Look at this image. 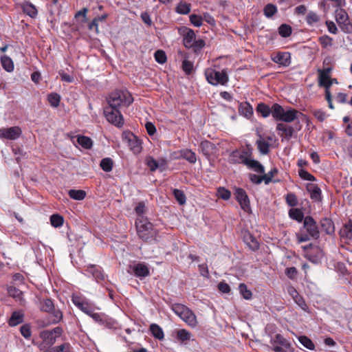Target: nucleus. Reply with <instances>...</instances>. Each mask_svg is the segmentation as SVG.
I'll list each match as a JSON object with an SVG mask.
<instances>
[{
	"instance_id": "nucleus-1",
	"label": "nucleus",
	"mask_w": 352,
	"mask_h": 352,
	"mask_svg": "<svg viewBox=\"0 0 352 352\" xmlns=\"http://www.w3.org/2000/svg\"><path fill=\"white\" fill-rule=\"evenodd\" d=\"M256 111L261 113L263 118L268 117L272 114L274 119L276 121L290 123L298 118L299 116H303L300 111L289 107L285 110L284 108L278 103H274L271 107L269 105L261 102L258 104Z\"/></svg>"
},
{
	"instance_id": "nucleus-2",
	"label": "nucleus",
	"mask_w": 352,
	"mask_h": 352,
	"mask_svg": "<svg viewBox=\"0 0 352 352\" xmlns=\"http://www.w3.org/2000/svg\"><path fill=\"white\" fill-rule=\"evenodd\" d=\"M298 242H306L311 238L317 239L320 236L318 226L314 218L311 216L305 217L303 228L296 234Z\"/></svg>"
},
{
	"instance_id": "nucleus-3",
	"label": "nucleus",
	"mask_w": 352,
	"mask_h": 352,
	"mask_svg": "<svg viewBox=\"0 0 352 352\" xmlns=\"http://www.w3.org/2000/svg\"><path fill=\"white\" fill-rule=\"evenodd\" d=\"M133 101V98L126 89L116 90L109 96L107 100L109 106L119 108L129 106Z\"/></svg>"
},
{
	"instance_id": "nucleus-4",
	"label": "nucleus",
	"mask_w": 352,
	"mask_h": 352,
	"mask_svg": "<svg viewBox=\"0 0 352 352\" xmlns=\"http://www.w3.org/2000/svg\"><path fill=\"white\" fill-rule=\"evenodd\" d=\"M135 227L137 234L142 241H148L154 238L155 232L153 225L146 217H137Z\"/></svg>"
},
{
	"instance_id": "nucleus-5",
	"label": "nucleus",
	"mask_w": 352,
	"mask_h": 352,
	"mask_svg": "<svg viewBox=\"0 0 352 352\" xmlns=\"http://www.w3.org/2000/svg\"><path fill=\"white\" fill-rule=\"evenodd\" d=\"M206 80L212 85H226L229 81V76L226 69H222L221 72L217 71L213 68L208 67L204 72Z\"/></svg>"
},
{
	"instance_id": "nucleus-6",
	"label": "nucleus",
	"mask_w": 352,
	"mask_h": 352,
	"mask_svg": "<svg viewBox=\"0 0 352 352\" xmlns=\"http://www.w3.org/2000/svg\"><path fill=\"white\" fill-rule=\"evenodd\" d=\"M39 309L43 312L48 313L52 315V322L53 324H57L63 319L62 311L55 308L54 301L51 298H46L41 299Z\"/></svg>"
},
{
	"instance_id": "nucleus-7",
	"label": "nucleus",
	"mask_w": 352,
	"mask_h": 352,
	"mask_svg": "<svg viewBox=\"0 0 352 352\" xmlns=\"http://www.w3.org/2000/svg\"><path fill=\"white\" fill-rule=\"evenodd\" d=\"M122 138L123 142L127 144L130 151L133 154L138 155L141 153L142 150V140L134 133L129 131H124L122 133Z\"/></svg>"
},
{
	"instance_id": "nucleus-8",
	"label": "nucleus",
	"mask_w": 352,
	"mask_h": 352,
	"mask_svg": "<svg viewBox=\"0 0 352 352\" xmlns=\"http://www.w3.org/2000/svg\"><path fill=\"white\" fill-rule=\"evenodd\" d=\"M104 115L107 120L117 127H122L124 118L119 108L107 106L104 109Z\"/></svg>"
},
{
	"instance_id": "nucleus-9",
	"label": "nucleus",
	"mask_w": 352,
	"mask_h": 352,
	"mask_svg": "<svg viewBox=\"0 0 352 352\" xmlns=\"http://www.w3.org/2000/svg\"><path fill=\"white\" fill-rule=\"evenodd\" d=\"M252 153L249 148H241L233 151L228 157V162L232 164H242L245 165L249 157H252Z\"/></svg>"
},
{
	"instance_id": "nucleus-10",
	"label": "nucleus",
	"mask_w": 352,
	"mask_h": 352,
	"mask_svg": "<svg viewBox=\"0 0 352 352\" xmlns=\"http://www.w3.org/2000/svg\"><path fill=\"white\" fill-rule=\"evenodd\" d=\"M62 333L63 329L60 327H56L51 330L41 331L39 333V338L41 339V342H44L46 345L53 346L56 339L61 336Z\"/></svg>"
},
{
	"instance_id": "nucleus-11",
	"label": "nucleus",
	"mask_w": 352,
	"mask_h": 352,
	"mask_svg": "<svg viewBox=\"0 0 352 352\" xmlns=\"http://www.w3.org/2000/svg\"><path fill=\"white\" fill-rule=\"evenodd\" d=\"M336 21L340 28L345 33L352 32V23L350 22L348 14L343 9L336 10Z\"/></svg>"
},
{
	"instance_id": "nucleus-12",
	"label": "nucleus",
	"mask_w": 352,
	"mask_h": 352,
	"mask_svg": "<svg viewBox=\"0 0 352 352\" xmlns=\"http://www.w3.org/2000/svg\"><path fill=\"white\" fill-rule=\"evenodd\" d=\"M72 301L76 307L87 315L91 314L92 310L95 309L94 305L84 297L74 295Z\"/></svg>"
},
{
	"instance_id": "nucleus-13",
	"label": "nucleus",
	"mask_w": 352,
	"mask_h": 352,
	"mask_svg": "<svg viewBox=\"0 0 352 352\" xmlns=\"http://www.w3.org/2000/svg\"><path fill=\"white\" fill-rule=\"evenodd\" d=\"M179 34L183 37V44L186 48L190 49L192 46V42L196 38V35L190 28L182 26L178 29Z\"/></svg>"
},
{
	"instance_id": "nucleus-14",
	"label": "nucleus",
	"mask_w": 352,
	"mask_h": 352,
	"mask_svg": "<svg viewBox=\"0 0 352 352\" xmlns=\"http://www.w3.org/2000/svg\"><path fill=\"white\" fill-rule=\"evenodd\" d=\"M234 195L241 209L246 212H250V203L246 192L243 188H236Z\"/></svg>"
},
{
	"instance_id": "nucleus-15",
	"label": "nucleus",
	"mask_w": 352,
	"mask_h": 352,
	"mask_svg": "<svg viewBox=\"0 0 352 352\" xmlns=\"http://www.w3.org/2000/svg\"><path fill=\"white\" fill-rule=\"evenodd\" d=\"M273 344H278L274 345L273 350L275 352H289L292 351V346L290 342L285 339L281 334H276L274 337Z\"/></svg>"
},
{
	"instance_id": "nucleus-16",
	"label": "nucleus",
	"mask_w": 352,
	"mask_h": 352,
	"mask_svg": "<svg viewBox=\"0 0 352 352\" xmlns=\"http://www.w3.org/2000/svg\"><path fill=\"white\" fill-rule=\"evenodd\" d=\"M21 133L22 131L18 126L0 129V138L6 140H16L21 136Z\"/></svg>"
},
{
	"instance_id": "nucleus-17",
	"label": "nucleus",
	"mask_w": 352,
	"mask_h": 352,
	"mask_svg": "<svg viewBox=\"0 0 352 352\" xmlns=\"http://www.w3.org/2000/svg\"><path fill=\"white\" fill-rule=\"evenodd\" d=\"M276 129L278 135L281 138L282 141L284 140L289 141L294 133V129L293 126L283 122L278 123Z\"/></svg>"
},
{
	"instance_id": "nucleus-18",
	"label": "nucleus",
	"mask_w": 352,
	"mask_h": 352,
	"mask_svg": "<svg viewBox=\"0 0 352 352\" xmlns=\"http://www.w3.org/2000/svg\"><path fill=\"white\" fill-rule=\"evenodd\" d=\"M273 62L284 66L287 67L291 63V54L288 52H278L274 55L271 56Z\"/></svg>"
},
{
	"instance_id": "nucleus-19",
	"label": "nucleus",
	"mask_w": 352,
	"mask_h": 352,
	"mask_svg": "<svg viewBox=\"0 0 352 352\" xmlns=\"http://www.w3.org/2000/svg\"><path fill=\"white\" fill-rule=\"evenodd\" d=\"M270 141H272L271 136L264 137L261 135H258V139L256 140V144L261 153L263 155L269 153L270 146Z\"/></svg>"
},
{
	"instance_id": "nucleus-20",
	"label": "nucleus",
	"mask_w": 352,
	"mask_h": 352,
	"mask_svg": "<svg viewBox=\"0 0 352 352\" xmlns=\"http://www.w3.org/2000/svg\"><path fill=\"white\" fill-rule=\"evenodd\" d=\"M134 275L142 279L150 275L148 265L142 262L135 264L132 267Z\"/></svg>"
},
{
	"instance_id": "nucleus-21",
	"label": "nucleus",
	"mask_w": 352,
	"mask_h": 352,
	"mask_svg": "<svg viewBox=\"0 0 352 352\" xmlns=\"http://www.w3.org/2000/svg\"><path fill=\"white\" fill-rule=\"evenodd\" d=\"M87 271L92 274L97 283L102 284L105 281L106 275L104 274L102 267L91 265L87 267Z\"/></svg>"
},
{
	"instance_id": "nucleus-22",
	"label": "nucleus",
	"mask_w": 352,
	"mask_h": 352,
	"mask_svg": "<svg viewBox=\"0 0 352 352\" xmlns=\"http://www.w3.org/2000/svg\"><path fill=\"white\" fill-rule=\"evenodd\" d=\"M306 189L310 194V198L314 201H322V191L318 185L315 184H307Z\"/></svg>"
},
{
	"instance_id": "nucleus-23",
	"label": "nucleus",
	"mask_w": 352,
	"mask_h": 352,
	"mask_svg": "<svg viewBox=\"0 0 352 352\" xmlns=\"http://www.w3.org/2000/svg\"><path fill=\"white\" fill-rule=\"evenodd\" d=\"M239 113L247 119H250L253 116V107L248 102H241L238 107Z\"/></svg>"
},
{
	"instance_id": "nucleus-24",
	"label": "nucleus",
	"mask_w": 352,
	"mask_h": 352,
	"mask_svg": "<svg viewBox=\"0 0 352 352\" xmlns=\"http://www.w3.org/2000/svg\"><path fill=\"white\" fill-rule=\"evenodd\" d=\"M201 153L204 155L209 157L216 150V146L208 140H204L199 145Z\"/></svg>"
},
{
	"instance_id": "nucleus-25",
	"label": "nucleus",
	"mask_w": 352,
	"mask_h": 352,
	"mask_svg": "<svg viewBox=\"0 0 352 352\" xmlns=\"http://www.w3.org/2000/svg\"><path fill=\"white\" fill-rule=\"evenodd\" d=\"M24 314L22 311H14L12 313L11 316L8 320V324L10 327H15L23 322Z\"/></svg>"
},
{
	"instance_id": "nucleus-26",
	"label": "nucleus",
	"mask_w": 352,
	"mask_h": 352,
	"mask_svg": "<svg viewBox=\"0 0 352 352\" xmlns=\"http://www.w3.org/2000/svg\"><path fill=\"white\" fill-rule=\"evenodd\" d=\"M179 317L190 327H194L197 325L196 316L189 308Z\"/></svg>"
},
{
	"instance_id": "nucleus-27",
	"label": "nucleus",
	"mask_w": 352,
	"mask_h": 352,
	"mask_svg": "<svg viewBox=\"0 0 352 352\" xmlns=\"http://www.w3.org/2000/svg\"><path fill=\"white\" fill-rule=\"evenodd\" d=\"M321 230L327 234H331L334 232V224L331 219L323 218L320 221Z\"/></svg>"
},
{
	"instance_id": "nucleus-28",
	"label": "nucleus",
	"mask_w": 352,
	"mask_h": 352,
	"mask_svg": "<svg viewBox=\"0 0 352 352\" xmlns=\"http://www.w3.org/2000/svg\"><path fill=\"white\" fill-rule=\"evenodd\" d=\"M342 239H345L349 241V243H352V221H349L345 223L340 232Z\"/></svg>"
},
{
	"instance_id": "nucleus-29",
	"label": "nucleus",
	"mask_w": 352,
	"mask_h": 352,
	"mask_svg": "<svg viewBox=\"0 0 352 352\" xmlns=\"http://www.w3.org/2000/svg\"><path fill=\"white\" fill-rule=\"evenodd\" d=\"M245 166L258 173L263 174L265 173L263 166L258 161L252 160V157H248Z\"/></svg>"
},
{
	"instance_id": "nucleus-30",
	"label": "nucleus",
	"mask_w": 352,
	"mask_h": 352,
	"mask_svg": "<svg viewBox=\"0 0 352 352\" xmlns=\"http://www.w3.org/2000/svg\"><path fill=\"white\" fill-rule=\"evenodd\" d=\"M22 9L24 13L32 18H35L38 14V11L36 6L31 2H24L22 5Z\"/></svg>"
},
{
	"instance_id": "nucleus-31",
	"label": "nucleus",
	"mask_w": 352,
	"mask_h": 352,
	"mask_svg": "<svg viewBox=\"0 0 352 352\" xmlns=\"http://www.w3.org/2000/svg\"><path fill=\"white\" fill-rule=\"evenodd\" d=\"M180 156L190 164H195L197 161L196 154L190 149H182L180 151Z\"/></svg>"
},
{
	"instance_id": "nucleus-32",
	"label": "nucleus",
	"mask_w": 352,
	"mask_h": 352,
	"mask_svg": "<svg viewBox=\"0 0 352 352\" xmlns=\"http://www.w3.org/2000/svg\"><path fill=\"white\" fill-rule=\"evenodd\" d=\"M244 241L252 250H257L259 248L258 241L250 233L244 236Z\"/></svg>"
},
{
	"instance_id": "nucleus-33",
	"label": "nucleus",
	"mask_w": 352,
	"mask_h": 352,
	"mask_svg": "<svg viewBox=\"0 0 352 352\" xmlns=\"http://www.w3.org/2000/svg\"><path fill=\"white\" fill-rule=\"evenodd\" d=\"M278 12L276 5L269 3L263 8V14L268 19L272 18Z\"/></svg>"
},
{
	"instance_id": "nucleus-34",
	"label": "nucleus",
	"mask_w": 352,
	"mask_h": 352,
	"mask_svg": "<svg viewBox=\"0 0 352 352\" xmlns=\"http://www.w3.org/2000/svg\"><path fill=\"white\" fill-rule=\"evenodd\" d=\"M76 138L78 144H79L82 148L85 149L91 148L93 146V141L90 138L85 135H78Z\"/></svg>"
},
{
	"instance_id": "nucleus-35",
	"label": "nucleus",
	"mask_w": 352,
	"mask_h": 352,
	"mask_svg": "<svg viewBox=\"0 0 352 352\" xmlns=\"http://www.w3.org/2000/svg\"><path fill=\"white\" fill-rule=\"evenodd\" d=\"M289 216L291 219L297 221L298 222L304 221V214L299 208H292L289 210Z\"/></svg>"
},
{
	"instance_id": "nucleus-36",
	"label": "nucleus",
	"mask_w": 352,
	"mask_h": 352,
	"mask_svg": "<svg viewBox=\"0 0 352 352\" xmlns=\"http://www.w3.org/2000/svg\"><path fill=\"white\" fill-rule=\"evenodd\" d=\"M1 63L3 68L8 72H11L14 70V63L12 60L8 56H2L1 57Z\"/></svg>"
},
{
	"instance_id": "nucleus-37",
	"label": "nucleus",
	"mask_w": 352,
	"mask_h": 352,
	"mask_svg": "<svg viewBox=\"0 0 352 352\" xmlns=\"http://www.w3.org/2000/svg\"><path fill=\"white\" fill-rule=\"evenodd\" d=\"M318 74V84L319 86L324 87L325 89L331 87L330 78L331 75L324 74L321 73Z\"/></svg>"
},
{
	"instance_id": "nucleus-38",
	"label": "nucleus",
	"mask_w": 352,
	"mask_h": 352,
	"mask_svg": "<svg viewBox=\"0 0 352 352\" xmlns=\"http://www.w3.org/2000/svg\"><path fill=\"white\" fill-rule=\"evenodd\" d=\"M150 331L153 337L158 340H162L164 337L162 329L157 324H151Z\"/></svg>"
},
{
	"instance_id": "nucleus-39",
	"label": "nucleus",
	"mask_w": 352,
	"mask_h": 352,
	"mask_svg": "<svg viewBox=\"0 0 352 352\" xmlns=\"http://www.w3.org/2000/svg\"><path fill=\"white\" fill-rule=\"evenodd\" d=\"M278 32L280 36L287 38L291 36L292 28L289 25L283 23L278 27Z\"/></svg>"
},
{
	"instance_id": "nucleus-40",
	"label": "nucleus",
	"mask_w": 352,
	"mask_h": 352,
	"mask_svg": "<svg viewBox=\"0 0 352 352\" xmlns=\"http://www.w3.org/2000/svg\"><path fill=\"white\" fill-rule=\"evenodd\" d=\"M68 195L70 197V198L78 201L82 200L86 197V192L85 190H82L72 189L69 190Z\"/></svg>"
},
{
	"instance_id": "nucleus-41",
	"label": "nucleus",
	"mask_w": 352,
	"mask_h": 352,
	"mask_svg": "<svg viewBox=\"0 0 352 352\" xmlns=\"http://www.w3.org/2000/svg\"><path fill=\"white\" fill-rule=\"evenodd\" d=\"M100 166L104 171L110 172L113 167V161L110 157L104 158L101 160Z\"/></svg>"
},
{
	"instance_id": "nucleus-42",
	"label": "nucleus",
	"mask_w": 352,
	"mask_h": 352,
	"mask_svg": "<svg viewBox=\"0 0 352 352\" xmlns=\"http://www.w3.org/2000/svg\"><path fill=\"white\" fill-rule=\"evenodd\" d=\"M175 11L180 14H187L190 12V4L182 1L176 7Z\"/></svg>"
},
{
	"instance_id": "nucleus-43",
	"label": "nucleus",
	"mask_w": 352,
	"mask_h": 352,
	"mask_svg": "<svg viewBox=\"0 0 352 352\" xmlns=\"http://www.w3.org/2000/svg\"><path fill=\"white\" fill-rule=\"evenodd\" d=\"M173 194L180 205H184L186 201V197L184 192L179 189L175 188L173 190Z\"/></svg>"
},
{
	"instance_id": "nucleus-44",
	"label": "nucleus",
	"mask_w": 352,
	"mask_h": 352,
	"mask_svg": "<svg viewBox=\"0 0 352 352\" xmlns=\"http://www.w3.org/2000/svg\"><path fill=\"white\" fill-rule=\"evenodd\" d=\"M32 343L33 345L36 346L41 352H52L53 346L46 345L41 341H36L35 340H32Z\"/></svg>"
},
{
	"instance_id": "nucleus-45",
	"label": "nucleus",
	"mask_w": 352,
	"mask_h": 352,
	"mask_svg": "<svg viewBox=\"0 0 352 352\" xmlns=\"http://www.w3.org/2000/svg\"><path fill=\"white\" fill-rule=\"evenodd\" d=\"M51 225L54 228H58L63 226L64 223L63 217L58 214H54L50 217Z\"/></svg>"
},
{
	"instance_id": "nucleus-46",
	"label": "nucleus",
	"mask_w": 352,
	"mask_h": 352,
	"mask_svg": "<svg viewBox=\"0 0 352 352\" xmlns=\"http://www.w3.org/2000/svg\"><path fill=\"white\" fill-rule=\"evenodd\" d=\"M239 290L241 295L245 300H250L252 296V292L248 289L247 285L245 283H240L239 285Z\"/></svg>"
},
{
	"instance_id": "nucleus-47",
	"label": "nucleus",
	"mask_w": 352,
	"mask_h": 352,
	"mask_svg": "<svg viewBox=\"0 0 352 352\" xmlns=\"http://www.w3.org/2000/svg\"><path fill=\"white\" fill-rule=\"evenodd\" d=\"M206 45V42L204 39L199 38L192 42V46L190 47L195 54H198Z\"/></svg>"
},
{
	"instance_id": "nucleus-48",
	"label": "nucleus",
	"mask_w": 352,
	"mask_h": 352,
	"mask_svg": "<svg viewBox=\"0 0 352 352\" xmlns=\"http://www.w3.org/2000/svg\"><path fill=\"white\" fill-rule=\"evenodd\" d=\"M32 327L29 323L23 324L20 327V333L24 338L29 340L32 336Z\"/></svg>"
},
{
	"instance_id": "nucleus-49",
	"label": "nucleus",
	"mask_w": 352,
	"mask_h": 352,
	"mask_svg": "<svg viewBox=\"0 0 352 352\" xmlns=\"http://www.w3.org/2000/svg\"><path fill=\"white\" fill-rule=\"evenodd\" d=\"M299 342L307 349L314 350L315 345L312 340L306 336H301L298 338Z\"/></svg>"
},
{
	"instance_id": "nucleus-50",
	"label": "nucleus",
	"mask_w": 352,
	"mask_h": 352,
	"mask_svg": "<svg viewBox=\"0 0 352 352\" xmlns=\"http://www.w3.org/2000/svg\"><path fill=\"white\" fill-rule=\"evenodd\" d=\"M285 201L291 207H295L298 204V198L293 192H289L285 195Z\"/></svg>"
},
{
	"instance_id": "nucleus-51",
	"label": "nucleus",
	"mask_w": 352,
	"mask_h": 352,
	"mask_svg": "<svg viewBox=\"0 0 352 352\" xmlns=\"http://www.w3.org/2000/svg\"><path fill=\"white\" fill-rule=\"evenodd\" d=\"M47 100L51 106L57 107L60 101V96L56 93H51L47 96Z\"/></svg>"
},
{
	"instance_id": "nucleus-52",
	"label": "nucleus",
	"mask_w": 352,
	"mask_h": 352,
	"mask_svg": "<svg viewBox=\"0 0 352 352\" xmlns=\"http://www.w3.org/2000/svg\"><path fill=\"white\" fill-rule=\"evenodd\" d=\"M52 352H73L72 346L68 342H64L58 346H53Z\"/></svg>"
},
{
	"instance_id": "nucleus-53",
	"label": "nucleus",
	"mask_w": 352,
	"mask_h": 352,
	"mask_svg": "<svg viewBox=\"0 0 352 352\" xmlns=\"http://www.w3.org/2000/svg\"><path fill=\"white\" fill-rule=\"evenodd\" d=\"M177 338L181 342L188 341L190 339V333L186 329H179L177 332Z\"/></svg>"
},
{
	"instance_id": "nucleus-54",
	"label": "nucleus",
	"mask_w": 352,
	"mask_h": 352,
	"mask_svg": "<svg viewBox=\"0 0 352 352\" xmlns=\"http://www.w3.org/2000/svg\"><path fill=\"white\" fill-rule=\"evenodd\" d=\"M155 60L160 64H164L167 60L166 53L162 50H158L154 54Z\"/></svg>"
},
{
	"instance_id": "nucleus-55",
	"label": "nucleus",
	"mask_w": 352,
	"mask_h": 352,
	"mask_svg": "<svg viewBox=\"0 0 352 352\" xmlns=\"http://www.w3.org/2000/svg\"><path fill=\"white\" fill-rule=\"evenodd\" d=\"M217 195L223 200H228L231 197V192L224 187L217 188Z\"/></svg>"
},
{
	"instance_id": "nucleus-56",
	"label": "nucleus",
	"mask_w": 352,
	"mask_h": 352,
	"mask_svg": "<svg viewBox=\"0 0 352 352\" xmlns=\"http://www.w3.org/2000/svg\"><path fill=\"white\" fill-rule=\"evenodd\" d=\"M134 210L138 217H145L143 215L146 212V206L144 201L138 202Z\"/></svg>"
},
{
	"instance_id": "nucleus-57",
	"label": "nucleus",
	"mask_w": 352,
	"mask_h": 352,
	"mask_svg": "<svg viewBox=\"0 0 352 352\" xmlns=\"http://www.w3.org/2000/svg\"><path fill=\"white\" fill-rule=\"evenodd\" d=\"M188 309V307H187L186 306H185L182 304H179V303L174 304L172 307L173 311L178 316H182L183 314V313H184L186 311V310H187Z\"/></svg>"
},
{
	"instance_id": "nucleus-58",
	"label": "nucleus",
	"mask_w": 352,
	"mask_h": 352,
	"mask_svg": "<svg viewBox=\"0 0 352 352\" xmlns=\"http://www.w3.org/2000/svg\"><path fill=\"white\" fill-rule=\"evenodd\" d=\"M146 164L151 172H154L158 168L157 160L151 156L146 158Z\"/></svg>"
},
{
	"instance_id": "nucleus-59",
	"label": "nucleus",
	"mask_w": 352,
	"mask_h": 352,
	"mask_svg": "<svg viewBox=\"0 0 352 352\" xmlns=\"http://www.w3.org/2000/svg\"><path fill=\"white\" fill-rule=\"evenodd\" d=\"M182 67L183 71L186 73V74L190 75L193 70V63L185 59L182 61Z\"/></svg>"
},
{
	"instance_id": "nucleus-60",
	"label": "nucleus",
	"mask_w": 352,
	"mask_h": 352,
	"mask_svg": "<svg viewBox=\"0 0 352 352\" xmlns=\"http://www.w3.org/2000/svg\"><path fill=\"white\" fill-rule=\"evenodd\" d=\"M298 175L301 179L307 181L314 182L316 180V177L309 173L308 171L304 169H300L298 170Z\"/></svg>"
},
{
	"instance_id": "nucleus-61",
	"label": "nucleus",
	"mask_w": 352,
	"mask_h": 352,
	"mask_svg": "<svg viewBox=\"0 0 352 352\" xmlns=\"http://www.w3.org/2000/svg\"><path fill=\"white\" fill-rule=\"evenodd\" d=\"M320 44L323 48H326L328 46L332 45L333 39L327 35L322 36L318 39Z\"/></svg>"
},
{
	"instance_id": "nucleus-62",
	"label": "nucleus",
	"mask_w": 352,
	"mask_h": 352,
	"mask_svg": "<svg viewBox=\"0 0 352 352\" xmlns=\"http://www.w3.org/2000/svg\"><path fill=\"white\" fill-rule=\"evenodd\" d=\"M294 300L302 310L308 311L309 307L302 296L299 294Z\"/></svg>"
},
{
	"instance_id": "nucleus-63",
	"label": "nucleus",
	"mask_w": 352,
	"mask_h": 352,
	"mask_svg": "<svg viewBox=\"0 0 352 352\" xmlns=\"http://www.w3.org/2000/svg\"><path fill=\"white\" fill-rule=\"evenodd\" d=\"M278 169L276 168H274L268 173L264 174L263 177H265V179H264L265 184H268L272 182V178L278 173Z\"/></svg>"
},
{
	"instance_id": "nucleus-64",
	"label": "nucleus",
	"mask_w": 352,
	"mask_h": 352,
	"mask_svg": "<svg viewBox=\"0 0 352 352\" xmlns=\"http://www.w3.org/2000/svg\"><path fill=\"white\" fill-rule=\"evenodd\" d=\"M306 20L308 24L311 25L313 23L318 22L320 19L316 13L314 12H309L307 15Z\"/></svg>"
}]
</instances>
